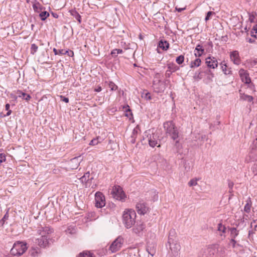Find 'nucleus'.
<instances>
[{
    "instance_id": "nucleus-1",
    "label": "nucleus",
    "mask_w": 257,
    "mask_h": 257,
    "mask_svg": "<svg viewBox=\"0 0 257 257\" xmlns=\"http://www.w3.org/2000/svg\"><path fill=\"white\" fill-rule=\"evenodd\" d=\"M175 234L174 229L170 231L168 241L170 244V253L171 257H180L181 246L178 241L173 238Z\"/></svg>"
},
{
    "instance_id": "nucleus-2",
    "label": "nucleus",
    "mask_w": 257,
    "mask_h": 257,
    "mask_svg": "<svg viewBox=\"0 0 257 257\" xmlns=\"http://www.w3.org/2000/svg\"><path fill=\"white\" fill-rule=\"evenodd\" d=\"M136 213L134 210L126 209L122 214V222L125 227L128 229L135 224L136 218Z\"/></svg>"
},
{
    "instance_id": "nucleus-3",
    "label": "nucleus",
    "mask_w": 257,
    "mask_h": 257,
    "mask_svg": "<svg viewBox=\"0 0 257 257\" xmlns=\"http://www.w3.org/2000/svg\"><path fill=\"white\" fill-rule=\"evenodd\" d=\"M164 128L166 131V133L170 136L174 140H175L178 138V130L172 121L165 122L164 123Z\"/></svg>"
},
{
    "instance_id": "nucleus-4",
    "label": "nucleus",
    "mask_w": 257,
    "mask_h": 257,
    "mask_svg": "<svg viewBox=\"0 0 257 257\" xmlns=\"http://www.w3.org/2000/svg\"><path fill=\"white\" fill-rule=\"evenodd\" d=\"M27 249V244L22 241H17L14 243L11 250V254L20 256L23 254Z\"/></svg>"
},
{
    "instance_id": "nucleus-5",
    "label": "nucleus",
    "mask_w": 257,
    "mask_h": 257,
    "mask_svg": "<svg viewBox=\"0 0 257 257\" xmlns=\"http://www.w3.org/2000/svg\"><path fill=\"white\" fill-rule=\"evenodd\" d=\"M146 137L144 138V140L148 142L149 145L151 147H155L158 144V136L154 132L153 130H148L145 133Z\"/></svg>"
},
{
    "instance_id": "nucleus-6",
    "label": "nucleus",
    "mask_w": 257,
    "mask_h": 257,
    "mask_svg": "<svg viewBox=\"0 0 257 257\" xmlns=\"http://www.w3.org/2000/svg\"><path fill=\"white\" fill-rule=\"evenodd\" d=\"M248 157L249 161H257V138L252 141L250 146Z\"/></svg>"
},
{
    "instance_id": "nucleus-7",
    "label": "nucleus",
    "mask_w": 257,
    "mask_h": 257,
    "mask_svg": "<svg viewBox=\"0 0 257 257\" xmlns=\"http://www.w3.org/2000/svg\"><path fill=\"white\" fill-rule=\"evenodd\" d=\"M124 242L123 238L121 236L117 237L110 244L109 250L112 253L116 252L120 249Z\"/></svg>"
},
{
    "instance_id": "nucleus-8",
    "label": "nucleus",
    "mask_w": 257,
    "mask_h": 257,
    "mask_svg": "<svg viewBox=\"0 0 257 257\" xmlns=\"http://www.w3.org/2000/svg\"><path fill=\"white\" fill-rule=\"evenodd\" d=\"M153 87L154 91L157 93L163 92L165 89V85L161 81L160 75L157 74L153 81Z\"/></svg>"
},
{
    "instance_id": "nucleus-9",
    "label": "nucleus",
    "mask_w": 257,
    "mask_h": 257,
    "mask_svg": "<svg viewBox=\"0 0 257 257\" xmlns=\"http://www.w3.org/2000/svg\"><path fill=\"white\" fill-rule=\"evenodd\" d=\"M111 194L114 198L118 200H123L125 198V195L121 187L115 186L113 187Z\"/></svg>"
},
{
    "instance_id": "nucleus-10",
    "label": "nucleus",
    "mask_w": 257,
    "mask_h": 257,
    "mask_svg": "<svg viewBox=\"0 0 257 257\" xmlns=\"http://www.w3.org/2000/svg\"><path fill=\"white\" fill-rule=\"evenodd\" d=\"M95 206L97 208H102L105 205L104 196L100 192H97L95 194Z\"/></svg>"
},
{
    "instance_id": "nucleus-11",
    "label": "nucleus",
    "mask_w": 257,
    "mask_h": 257,
    "mask_svg": "<svg viewBox=\"0 0 257 257\" xmlns=\"http://www.w3.org/2000/svg\"><path fill=\"white\" fill-rule=\"evenodd\" d=\"M146 228V225L144 222L139 220L135 222L133 228V232L140 235Z\"/></svg>"
},
{
    "instance_id": "nucleus-12",
    "label": "nucleus",
    "mask_w": 257,
    "mask_h": 257,
    "mask_svg": "<svg viewBox=\"0 0 257 257\" xmlns=\"http://www.w3.org/2000/svg\"><path fill=\"white\" fill-rule=\"evenodd\" d=\"M37 232L42 236L48 237L49 235L53 232V229L49 226H40L38 228Z\"/></svg>"
},
{
    "instance_id": "nucleus-13",
    "label": "nucleus",
    "mask_w": 257,
    "mask_h": 257,
    "mask_svg": "<svg viewBox=\"0 0 257 257\" xmlns=\"http://www.w3.org/2000/svg\"><path fill=\"white\" fill-rule=\"evenodd\" d=\"M136 209L138 213L142 215L147 213L149 211V207L143 201H140L136 204Z\"/></svg>"
},
{
    "instance_id": "nucleus-14",
    "label": "nucleus",
    "mask_w": 257,
    "mask_h": 257,
    "mask_svg": "<svg viewBox=\"0 0 257 257\" xmlns=\"http://www.w3.org/2000/svg\"><path fill=\"white\" fill-rule=\"evenodd\" d=\"M239 75L241 81L245 84H250L251 79L247 71L243 69H240L239 71Z\"/></svg>"
},
{
    "instance_id": "nucleus-15",
    "label": "nucleus",
    "mask_w": 257,
    "mask_h": 257,
    "mask_svg": "<svg viewBox=\"0 0 257 257\" xmlns=\"http://www.w3.org/2000/svg\"><path fill=\"white\" fill-rule=\"evenodd\" d=\"M230 59L234 64L238 65L241 63V59L239 55V52L234 50L230 53Z\"/></svg>"
},
{
    "instance_id": "nucleus-16",
    "label": "nucleus",
    "mask_w": 257,
    "mask_h": 257,
    "mask_svg": "<svg viewBox=\"0 0 257 257\" xmlns=\"http://www.w3.org/2000/svg\"><path fill=\"white\" fill-rule=\"evenodd\" d=\"M82 160V159L81 158L80 156L74 157L71 159L68 164L69 169L72 170L77 169Z\"/></svg>"
},
{
    "instance_id": "nucleus-17",
    "label": "nucleus",
    "mask_w": 257,
    "mask_h": 257,
    "mask_svg": "<svg viewBox=\"0 0 257 257\" xmlns=\"http://www.w3.org/2000/svg\"><path fill=\"white\" fill-rule=\"evenodd\" d=\"M205 63L209 68L215 69L218 67V61L215 57H207L206 59Z\"/></svg>"
},
{
    "instance_id": "nucleus-18",
    "label": "nucleus",
    "mask_w": 257,
    "mask_h": 257,
    "mask_svg": "<svg viewBox=\"0 0 257 257\" xmlns=\"http://www.w3.org/2000/svg\"><path fill=\"white\" fill-rule=\"evenodd\" d=\"M92 179V177H90V173L89 172L85 173L84 175L80 178L81 182L82 183L85 184L86 187H90L89 181Z\"/></svg>"
},
{
    "instance_id": "nucleus-19",
    "label": "nucleus",
    "mask_w": 257,
    "mask_h": 257,
    "mask_svg": "<svg viewBox=\"0 0 257 257\" xmlns=\"http://www.w3.org/2000/svg\"><path fill=\"white\" fill-rule=\"evenodd\" d=\"M49 238L45 236H42L37 239V243L39 246L45 247L49 244Z\"/></svg>"
},
{
    "instance_id": "nucleus-20",
    "label": "nucleus",
    "mask_w": 257,
    "mask_h": 257,
    "mask_svg": "<svg viewBox=\"0 0 257 257\" xmlns=\"http://www.w3.org/2000/svg\"><path fill=\"white\" fill-rule=\"evenodd\" d=\"M220 65L221 66V70L224 74L229 75L231 74L232 71L231 69L230 68H228L225 61L221 62L220 64Z\"/></svg>"
},
{
    "instance_id": "nucleus-21",
    "label": "nucleus",
    "mask_w": 257,
    "mask_h": 257,
    "mask_svg": "<svg viewBox=\"0 0 257 257\" xmlns=\"http://www.w3.org/2000/svg\"><path fill=\"white\" fill-rule=\"evenodd\" d=\"M204 52V49L200 45H198L194 50V55L196 57H199L202 55Z\"/></svg>"
},
{
    "instance_id": "nucleus-22",
    "label": "nucleus",
    "mask_w": 257,
    "mask_h": 257,
    "mask_svg": "<svg viewBox=\"0 0 257 257\" xmlns=\"http://www.w3.org/2000/svg\"><path fill=\"white\" fill-rule=\"evenodd\" d=\"M240 94V98L241 99L243 100H246L248 102H251L253 100V98L252 96L245 94L244 93L242 92V90H239V91Z\"/></svg>"
},
{
    "instance_id": "nucleus-23",
    "label": "nucleus",
    "mask_w": 257,
    "mask_h": 257,
    "mask_svg": "<svg viewBox=\"0 0 257 257\" xmlns=\"http://www.w3.org/2000/svg\"><path fill=\"white\" fill-rule=\"evenodd\" d=\"M17 93L18 95V97H21L27 101H29L31 98V96L29 94L24 93L20 90H18Z\"/></svg>"
},
{
    "instance_id": "nucleus-24",
    "label": "nucleus",
    "mask_w": 257,
    "mask_h": 257,
    "mask_svg": "<svg viewBox=\"0 0 257 257\" xmlns=\"http://www.w3.org/2000/svg\"><path fill=\"white\" fill-rule=\"evenodd\" d=\"M178 69V67L173 63H169L168 64V70L167 72H174Z\"/></svg>"
},
{
    "instance_id": "nucleus-25",
    "label": "nucleus",
    "mask_w": 257,
    "mask_h": 257,
    "mask_svg": "<svg viewBox=\"0 0 257 257\" xmlns=\"http://www.w3.org/2000/svg\"><path fill=\"white\" fill-rule=\"evenodd\" d=\"M69 12L78 21L79 23H81V16L75 9L70 10Z\"/></svg>"
},
{
    "instance_id": "nucleus-26",
    "label": "nucleus",
    "mask_w": 257,
    "mask_h": 257,
    "mask_svg": "<svg viewBox=\"0 0 257 257\" xmlns=\"http://www.w3.org/2000/svg\"><path fill=\"white\" fill-rule=\"evenodd\" d=\"M169 43L166 41H163L161 40L159 42L158 44V47L162 48L163 50H167L169 48Z\"/></svg>"
},
{
    "instance_id": "nucleus-27",
    "label": "nucleus",
    "mask_w": 257,
    "mask_h": 257,
    "mask_svg": "<svg viewBox=\"0 0 257 257\" xmlns=\"http://www.w3.org/2000/svg\"><path fill=\"white\" fill-rule=\"evenodd\" d=\"M201 60L199 58H196L195 60L191 61L190 63V67H198L201 65Z\"/></svg>"
},
{
    "instance_id": "nucleus-28",
    "label": "nucleus",
    "mask_w": 257,
    "mask_h": 257,
    "mask_svg": "<svg viewBox=\"0 0 257 257\" xmlns=\"http://www.w3.org/2000/svg\"><path fill=\"white\" fill-rule=\"evenodd\" d=\"M246 202V203L244 206V211L246 213H249L250 211V208L251 206V201L250 200V199L248 198Z\"/></svg>"
},
{
    "instance_id": "nucleus-29",
    "label": "nucleus",
    "mask_w": 257,
    "mask_h": 257,
    "mask_svg": "<svg viewBox=\"0 0 257 257\" xmlns=\"http://www.w3.org/2000/svg\"><path fill=\"white\" fill-rule=\"evenodd\" d=\"M202 73V71L201 70L196 71L193 75V79L196 81L201 80L203 77Z\"/></svg>"
},
{
    "instance_id": "nucleus-30",
    "label": "nucleus",
    "mask_w": 257,
    "mask_h": 257,
    "mask_svg": "<svg viewBox=\"0 0 257 257\" xmlns=\"http://www.w3.org/2000/svg\"><path fill=\"white\" fill-rule=\"evenodd\" d=\"M230 235L232 238H235L238 235V230L235 227L230 228Z\"/></svg>"
},
{
    "instance_id": "nucleus-31",
    "label": "nucleus",
    "mask_w": 257,
    "mask_h": 257,
    "mask_svg": "<svg viewBox=\"0 0 257 257\" xmlns=\"http://www.w3.org/2000/svg\"><path fill=\"white\" fill-rule=\"evenodd\" d=\"M102 141V139L100 137H98L95 139L92 140L89 143V145L90 146H95L99 143H101Z\"/></svg>"
},
{
    "instance_id": "nucleus-32",
    "label": "nucleus",
    "mask_w": 257,
    "mask_h": 257,
    "mask_svg": "<svg viewBox=\"0 0 257 257\" xmlns=\"http://www.w3.org/2000/svg\"><path fill=\"white\" fill-rule=\"evenodd\" d=\"M39 16L42 21H44L49 16V14L46 11H44L40 13Z\"/></svg>"
},
{
    "instance_id": "nucleus-33",
    "label": "nucleus",
    "mask_w": 257,
    "mask_h": 257,
    "mask_svg": "<svg viewBox=\"0 0 257 257\" xmlns=\"http://www.w3.org/2000/svg\"><path fill=\"white\" fill-rule=\"evenodd\" d=\"M251 36L257 38V24L254 25L250 32Z\"/></svg>"
},
{
    "instance_id": "nucleus-34",
    "label": "nucleus",
    "mask_w": 257,
    "mask_h": 257,
    "mask_svg": "<svg viewBox=\"0 0 257 257\" xmlns=\"http://www.w3.org/2000/svg\"><path fill=\"white\" fill-rule=\"evenodd\" d=\"M147 251H148V253L152 256L155 254L156 252L154 245L152 247L148 246L147 247Z\"/></svg>"
},
{
    "instance_id": "nucleus-35",
    "label": "nucleus",
    "mask_w": 257,
    "mask_h": 257,
    "mask_svg": "<svg viewBox=\"0 0 257 257\" xmlns=\"http://www.w3.org/2000/svg\"><path fill=\"white\" fill-rule=\"evenodd\" d=\"M41 5L39 3H35L33 5L34 10L37 13L40 12V11L41 10Z\"/></svg>"
},
{
    "instance_id": "nucleus-36",
    "label": "nucleus",
    "mask_w": 257,
    "mask_h": 257,
    "mask_svg": "<svg viewBox=\"0 0 257 257\" xmlns=\"http://www.w3.org/2000/svg\"><path fill=\"white\" fill-rule=\"evenodd\" d=\"M78 257H92V254L89 251H83L79 253Z\"/></svg>"
},
{
    "instance_id": "nucleus-37",
    "label": "nucleus",
    "mask_w": 257,
    "mask_h": 257,
    "mask_svg": "<svg viewBox=\"0 0 257 257\" xmlns=\"http://www.w3.org/2000/svg\"><path fill=\"white\" fill-rule=\"evenodd\" d=\"M184 61V56L183 55H180L176 59V62L178 64H181Z\"/></svg>"
},
{
    "instance_id": "nucleus-38",
    "label": "nucleus",
    "mask_w": 257,
    "mask_h": 257,
    "mask_svg": "<svg viewBox=\"0 0 257 257\" xmlns=\"http://www.w3.org/2000/svg\"><path fill=\"white\" fill-rule=\"evenodd\" d=\"M218 230L222 233H225L226 227L222 223H219L217 227Z\"/></svg>"
},
{
    "instance_id": "nucleus-39",
    "label": "nucleus",
    "mask_w": 257,
    "mask_h": 257,
    "mask_svg": "<svg viewBox=\"0 0 257 257\" xmlns=\"http://www.w3.org/2000/svg\"><path fill=\"white\" fill-rule=\"evenodd\" d=\"M38 47L35 44H32L31 47V53L34 54L38 50Z\"/></svg>"
},
{
    "instance_id": "nucleus-40",
    "label": "nucleus",
    "mask_w": 257,
    "mask_h": 257,
    "mask_svg": "<svg viewBox=\"0 0 257 257\" xmlns=\"http://www.w3.org/2000/svg\"><path fill=\"white\" fill-rule=\"evenodd\" d=\"M108 85L111 91L115 90L117 88V86L111 81L108 83Z\"/></svg>"
},
{
    "instance_id": "nucleus-41",
    "label": "nucleus",
    "mask_w": 257,
    "mask_h": 257,
    "mask_svg": "<svg viewBox=\"0 0 257 257\" xmlns=\"http://www.w3.org/2000/svg\"><path fill=\"white\" fill-rule=\"evenodd\" d=\"M198 179L197 178H194L191 179L189 182H188V185L189 186H194L197 185V181Z\"/></svg>"
},
{
    "instance_id": "nucleus-42",
    "label": "nucleus",
    "mask_w": 257,
    "mask_h": 257,
    "mask_svg": "<svg viewBox=\"0 0 257 257\" xmlns=\"http://www.w3.org/2000/svg\"><path fill=\"white\" fill-rule=\"evenodd\" d=\"M53 52H54L55 55H64V50L61 49L57 50L56 48L53 49Z\"/></svg>"
},
{
    "instance_id": "nucleus-43",
    "label": "nucleus",
    "mask_w": 257,
    "mask_h": 257,
    "mask_svg": "<svg viewBox=\"0 0 257 257\" xmlns=\"http://www.w3.org/2000/svg\"><path fill=\"white\" fill-rule=\"evenodd\" d=\"M215 13L213 12L209 11L207 13V15L205 18V21H207L211 19V16L214 15Z\"/></svg>"
},
{
    "instance_id": "nucleus-44",
    "label": "nucleus",
    "mask_w": 257,
    "mask_h": 257,
    "mask_svg": "<svg viewBox=\"0 0 257 257\" xmlns=\"http://www.w3.org/2000/svg\"><path fill=\"white\" fill-rule=\"evenodd\" d=\"M67 54L70 57H72L74 55V53L71 50H64V55Z\"/></svg>"
},
{
    "instance_id": "nucleus-45",
    "label": "nucleus",
    "mask_w": 257,
    "mask_h": 257,
    "mask_svg": "<svg viewBox=\"0 0 257 257\" xmlns=\"http://www.w3.org/2000/svg\"><path fill=\"white\" fill-rule=\"evenodd\" d=\"M6 160V159L5 155L2 153L0 154V164L5 162Z\"/></svg>"
},
{
    "instance_id": "nucleus-46",
    "label": "nucleus",
    "mask_w": 257,
    "mask_h": 257,
    "mask_svg": "<svg viewBox=\"0 0 257 257\" xmlns=\"http://www.w3.org/2000/svg\"><path fill=\"white\" fill-rule=\"evenodd\" d=\"M254 224V229L255 231L256 230L257 227V219L253 220L250 224L251 227H252L253 225Z\"/></svg>"
},
{
    "instance_id": "nucleus-47",
    "label": "nucleus",
    "mask_w": 257,
    "mask_h": 257,
    "mask_svg": "<svg viewBox=\"0 0 257 257\" xmlns=\"http://www.w3.org/2000/svg\"><path fill=\"white\" fill-rule=\"evenodd\" d=\"M146 100H150L151 99V94L150 93L147 92L144 94V95L142 96Z\"/></svg>"
},
{
    "instance_id": "nucleus-48",
    "label": "nucleus",
    "mask_w": 257,
    "mask_h": 257,
    "mask_svg": "<svg viewBox=\"0 0 257 257\" xmlns=\"http://www.w3.org/2000/svg\"><path fill=\"white\" fill-rule=\"evenodd\" d=\"M125 111L126 112V116H127V117H129V116L132 115V113L130 108H128V105L126 107Z\"/></svg>"
},
{
    "instance_id": "nucleus-49",
    "label": "nucleus",
    "mask_w": 257,
    "mask_h": 257,
    "mask_svg": "<svg viewBox=\"0 0 257 257\" xmlns=\"http://www.w3.org/2000/svg\"><path fill=\"white\" fill-rule=\"evenodd\" d=\"M236 241L235 240V239L231 238L230 241V245L232 246L233 248L235 247V244H236Z\"/></svg>"
},
{
    "instance_id": "nucleus-50",
    "label": "nucleus",
    "mask_w": 257,
    "mask_h": 257,
    "mask_svg": "<svg viewBox=\"0 0 257 257\" xmlns=\"http://www.w3.org/2000/svg\"><path fill=\"white\" fill-rule=\"evenodd\" d=\"M39 250V249L38 248H33L31 254L33 256H35L38 253Z\"/></svg>"
},
{
    "instance_id": "nucleus-51",
    "label": "nucleus",
    "mask_w": 257,
    "mask_h": 257,
    "mask_svg": "<svg viewBox=\"0 0 257 257\" xmlns=\"http://www.w3.org/2000/svg\"><path fill=\"white\" fill-rule=\"evenodd\" d=\"M248 85V87L253 91H255V85L253 83L250 82V84H247Z\"/></svg>"
},
{
    "instance_id": "nucleus-52",
    "label": "nucleus",
    "mask_w": 257,
    "mask_h": 257,
    "mask_svg": "<svg viewBox=\"0 0 257 257\" xmlns=\"http://www.w3.org/2000/svg\"><path fill=\"white\" fill-rule=\"evenodd\" d=\"M61 100L63 101H64L66 103H68L69 102V99L67 97H64L63 96H61Z\"/></svg>"
},
{
    "instance_id": "nucleus-53",
    "label": "nucleus",
    "mask_w": 257,
    "mask_h": 257,
    "mask_svg": "<svg viewBox=\"0 0 257 257\" xmlns=\"http://www.w3.org/2000/svg\"><path fill=\"white\" fill-rule=\"evenodd\" d=\"M199 257H210V255H209L207 253L203 252L199 255Z\"/></svg>"
},
{
    "instance_id": "nucleus-54",
    "label": "nucleus",
    "mask_w": 257,
    "mask_h": 257,
    "mask_svg": "<svg viewBox=\"0 0 257 257\" xmlns=\"http://www.w3.org/2000/svg\"><path fill=\"white\" fill-rule=\"evenodd\" d=\"M116 51H116V49L113 50L111 51V54L113 56H116V54H117V53H116L117 52H116Z\"/></svg>"
},
{
    "instance_id": "nucleus-55",
    "label": "nucleus",
    "mask_w": 257,
    "mask_h": 257,
    "mask_svg": "<svg viewBox=\"0 0 257 257\" xmlns=\"http://www.w3.org/2000/svg\"><path fill=\"white\" fill-rule=\"evenodd\" d=\"M247 42H248L249 43H254L255 42L254 40H253L251 38L246 39Z\"/></svg>"
},
{
    "instance_id": "nucleus-56",
    "label": "nucleus",
    "mask_w": 257,
    "mask_h": 257,
    "mask_svg": "<svg viewBox=\"0 0 257 257\" xmlns=\"http://www.w3.org/2000/svg\"><path fill=\"white\" fill-rule=\"evenodd\" d=\"M101 87L99 86L94 89V91L96 92H100L101 91Z\"/></svg>"
},
{
    "instance_id": "nucleus-57",
    "label": "nucleus",
    "mask_w": 257,
    "mask_h": 257,
    "mask_svg": "<svg viewBox=\"0 0 257 257\" xmlns=\"http://www.w3.org/2000/svg\"><path fill=\"white\" fill-rule=\"evenodd\" d=\"M176 10L179 12H182V11H183L184 10H185V8H176Z\"/></svg>"
},
{
    "instance_id": "nucleus-58",
    "label": "nucleus",
    "mask_w": 257,
    "mask_h": 257,
    "mask_svg": "<svg viewBox=\"0 0 257 257\" xmlns=\"http://www.w3.org/2000/svg\"><path fill=\"white\" fill-rule=\"evenodd\" d=\"M116 53L117 54H121L122 53V49H116Z\"/></svg>"
},
{
    "instance_id": "nucleus-59",
    "label": "nucleus",
    "mask_w": 257,
    "mask_h": 257,
    "mask_svg": "<svg viewBox=\"0 0 257 257\" xmlns=\"http://www.w3.org/2000/svg\"><path fill=\"white\" fill-rule=\"evenodd\" d=\"M11 113H12V111L9 109V110H8V112H7V113L6 115V116H9L11 114Z\"/></svg>"
},
{
    "instance_id": "nucleus-60",
    "label": "nucleus",
    "mask_w": 257,
    "mask_h": 257,
    "mask_svg": "<svg viewBox=\"0 0 257 257\" xmlns=\"http://www.w3.org/2000/svg\"><path fill=\"white\" fill-rule=\"evenodd\" d=\"M9 108H10V104L9 103L6 104V109L7 110H9Z\"/></svg>"
},
{
    "instance_id": "nucleus-61",
    "label": "nucleus",
    "mask_w": 257,
    "mask_h": 257,
    "mask_svg": "<svg viewBox=\"0 0 257 257\" xmlns=\"http://www.w3.org/2000/svg\"><path fill=\"white\" fill-rule=\"evenodd\" d=\"M52 14L53 16L55 18H57L58 17V15L56 13H53Z\"/></svg>"
},
{
    "instance_id": "nucleus-62",
    "label": "nucleus",
    "mask_w": 257,
    "mask_h": 257,
    "mask_svg": "<svg viewBox=\"0 0 257 257\" xmlns=\"http://www.w3.org/2000/svg\"><path fill=\"white\" fill-rule=\"evenodd\" d=\"M254 232L252 231H250L249 230V232H248V235L250 236V234H252V233H254Z\"/></svg>"
},
{
    "instance_id": "nucleus-63",
    "label": "nucleus",
    "mask_w": 257,
    "mask_h": 257,
    "mask_svg": "<svg viewBox=\"0 0 257 257\" xmlns=\"http://www.w3.org/2000/svg\"><path fill=\"white\" fill-rule=\"evenodd\" d=\"M233 186V184L232 183L229 184V186L230 187H232Z\"/></svg>"
},
{
    "instance_id": "nucleus-64",
    "label": "nucleus",
    "mask_w": 257,
    "mask_h": 257,
    "mask_svg": "<svg viewBox=\"0 0 257 257\" xmlns=\"http://www.w3.org/2000/svg\"><path fill=\"white\" fill-rule=\"evenodd\" d=\"M209 73H210V74L212 76V77H213L214 76V74L212 73H211L210 71H209Z\"/></svg>"
}]
</instances>
